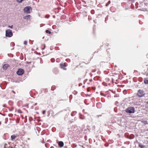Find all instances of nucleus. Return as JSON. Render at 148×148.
<instances>
[{"instance_id":"1","label":"nucleus","mask_w":148,"mask_h":148,"mask_svg":"<svg viewBox=\"0 0 148 148\" xmlns=\"http://www.w3.org/2000/svg\"><path fill=\"white\" fill-rule=\"evenodd\" d=\"M125 112L128 114L134 113L135 112V108L133 107L127 108L125 110Z\"/></svg>"},{"instance_id":"2","label":"nucleus","mask_w":148,"mask_h":148,"mask_svg":"<svg viewBox=\"0 0 148 148\" xmlns=\"http://www.w3.org/2000/svg\"><path fill=\"white\" fill-rule=\"evenodd\" d=\"M13 35L12 31L10 29H8L5 31V36L8 37H11Z\"/></svg>"},{"instance_id":"3","label":"nucleus","mask_w":148,"mask_h":148,"mask_svg":"<svg viewBox=\"0 0 148 148\" xmlns=\"http://www.w3.org/2000/svg\"><path fill=\"white\" fill-rule=\"evenodd\" d=\"M137 95L139 97H142L144 95L145 93L143 90L140 89L138 91Z\"/></svg>"},{"instance_id":"4","label":"nucleus","mask_w":148,"mask_h":148,"mask_svg":"<svg viewBox=\"0 0 148 148\" xmlns=\"http://www.w3.org/2000/svg\"><path fill=\"white\" fill-rule=\"evenodd\" d=\"M31 9H32L31 8L30 6H27L25 7L23 10L25 12L29 14L30 13V10Z\"/></svg>"},{"instance_id":"5","label":"nucleus","mask_w":148,"mask_h":148,"mask_svg":"<svg viewBox=\"0 0 148 148\" xmlns=\"http://www.w3.org/2000/svg\"><path fill=\"white\" fill-rule=\"evenodd\" d=\"M24 73V71L22 69H19L16 72L17 75H22Z\"/></svg>"},{"instance_id":"6","label":"nucleus","mask_w":148,"mask_h":148,"mask_svg":"<svg viewBox=\"0 0 148 148\" xmlns=\"http://www.w3.org/2000/svg\"><path fill=\"white\" fill-rule=\"evenodd\" d=\"M60 68L63 69V70H66V65L65 63H60Z\"/></svg>"},{"instance_id":"7","label":"nucleus","mask_w":148,"mask_h":148,"mask_svg":"<svg viewBox=\"0 0 148 148\" xmlns=\"http://www.w3.org/2000/svg\"><path fill=\"white\" fill-rule=\"evenodd\" d=\"M9 66V65L8 64H5L3 65V68L4 70H6Z\"/></svg>"},{"instance_id":"8","label":"nucleus","mask_w":148,"mask_h":148,"mask_svg":"<svg viewBox=\"0 0 148 148\" xmlns=\"http://www.w3.org/2000/svg\"><path fill=\"white\" fill-rule=\"evenodd\" d=\"M64 144L63 142L62 141H59L58 143V145L60 147H62Z\"/></svg>"},{"instance_id":"9","label":"nucleus","mask_w":148,"mask_h":148,"mask_svg":"<svg viewBox=\"0 0 148 148\" xmlns=\"http://www.w3.org/2000/svg\"><path fill=\"white\" fill-rule=\"evenodd\" d=\"M98 108H100L101 107V104L100 102H97L96 104Z\"/></svg>"},{"instance_id":"10","label":"nucleus","mask_w":148,"mask_h":148,"mask_svg":"<svg viewBox=\"0 0 148 148\" xmlns=\"http://www.w3.org/2000/svg\"><path fill=\"white\" fill-rule=\"evenodd\" d=\"M144 82L145 84H148V77L144 79Z\"/></svg>"},{"instance_id":"11","label":"nucleus","mask_w":148,"mask_h":148,"mask_svg":"<svg viewBox=\"0 0 148 148\" xmlns=\"http://www.w3.org/2000/svg\"><path fill=\"white\" fill-rule=\"evenodd\" d=\"M79 118L82 120H84L85 119V117L83 115L80 114Z\"/></svg>"},{"instance_id":"12","label":"nucleus","mask_w":148,"mask_h":148,"mask_svg":"<svg viewBox=\"0 0 148 148\" xmlns=\"http://www.w3.org/2000/svg\"><path fill=\"white\" fill-rule=\"evenodd\" d=\"M31 16L30 15H28L27 16H24L23 18L24 19H28Z\"/></svg>"},{"instance_id":"13","label":"nucleus","mask_w":148,"mask_h":148,"mask_svg":"<svg viewBox=\"0 0 148 148\" xmlns=\"http://www.w3.org/2000/svg\"><path fill=\"white\" fill-rule=\"evenodd\" d=\"M138 146L141 148H144L145 146L143 145L141 143H140L139 144Z\"/></svg>"},{"instance_id":"14","label":"nucleus","mask_w":148,"mask_h":148,"mask_svg":"<svg viewBox=\"0 0 148 148\" xmlns=\"http://www.w3.org/2000/svg\"><path fill=\"white\" fill-rule=\"evenodd\" d=\"M77 113L76 111H73L71 113V115L72 116H74Z\"/></svg>"},{"instance_id":"15","label":"nucleus","mask_w":148,"mask_h":148,"mask_svg":"<svg viewBox=\"0 0 148 148\" xmlns=\"http://www.w3.org/2000/svg\"><path fill=\"white\" fill-rule=\"evenodd\" d=\"M16 137V136L15 135H12L11 136V139L12 140H13L14 139H15Z\"/></svg>"},{"instance_id":"16","label":"nucleus","mask_w":148,"mask_h":148,"mask_svg":"<svg viewBox=\"0 0 148 148\" xmlns=\"http://www.w3.org/2000/svg\"><path fill=\"white\" fill-rule=\"evenodd\" d=\"M16 111L19 113H22V112L20 110H16Z\"/></svg>"},{"instance_id":"17","label":"nucleus","mask_w":148,"mask_h":148,"mask_svg":"<svg viewBox=\"0 0 148 148\" xmlns=\"http://www.w3.org/2000/svg\"><path fill=\"white\" fill-rule=\"evenodd\" d=\"M46 32L47 33H49V34H51V32L49 31L48 30H47L46 31Z\"/></svg>"},{"instance_id":"18","label":"nucleus","mask_w":148,"mask_h":148,"mask_svg":"<svg viewBox=\"0 0 148 148\" xmlns=\"http://www.w3.org/2000/svg\"><path fill=\"white\" fill-rule=\"evenodd\" d=\"M23 0H16V1L19 3H21Z\"/></svg>"},{"instance_id":"19","label":"nucleus","mask_w":148,"mask_h":148,"mask_svg":"<svg viewBox=\"0 0 148 148\" xmlns=\"http://www.w3.org/2000/svg\"><path fill=\"white\" fill-rule=\"evenodd\" d=\"M46 112V111L45 110H43L42 112V114H45V113Z\"/></svg>"},{"instance_id":"20","label":"nucleus","mask_w":148,"mask_h":148,"mask_svg":"<svg viewBox=\"0 0 148 148\" xmlns=\"http://www.w3.org/2000/svg\"><path fill=\"white\" fill-rule=\"evenodd\" d=\"M7 144H5L4 145V148H7Z\"/></svg>"},{"instance_id":"21","label":"nucleus","mask_w":148,"mask_h":148,"mask_svg":"<svg viewBox=\"0 0 148 148\" xmlns=\"http://www.w3.org/2000/svg\"><path fill=\"white\" fill-rule=\"evenodd\" d=\"M83 112L85 114H87V112H85V110L83 109Z\"/></svg>"},{"instance_id":"22","label":"nucleus","mask_w":148,"mask_h":148,"mask_svg":"<svg viewBox=\"0 0 148 148\" xmlns=\"http://www.w3.org/2000/svg\"><path fill=\"white\" fill-rule=\"evenodd\" d=\"M27 44V42L26 41H25L24 42V44L25 45H26Z\"/></svg>"},{"instance_id":"23","label":"nucleus","mask_w":148,"mask_h":148,"mask_svg":"<svg viewBox=\"0 0 148 148\" xmlns=\"http://www.w3.org/2000/svg\"><path fill=\"white\" fill-rule=\"evenodd\" d=\"M100 94L101 95L105 96V95L103 93H101Z\"/></svg>"},{"instance_id":"24","label":"nucleus","mask_w":148,"mask_h":148,"mask_svg":"<svg viewBox=\"0 0 148 148\" xmlns=\"http://www.w3.org/2000/svg\"><path fill=\"white\" fill-rule=\"evenodd\" d=\"M8 27L10 28H12L13 27V25H12L11 26H8Z\"/></svg>"},{"instance_id":"25","label":"nucleus","mask_w":148,"mask_h":148,"mask_svg":"<svg viewBox=\"0 0 148 148\" xmlns=\"http://www.w3.org/2000/svg\"><path fill=\"white\" fill-rule=\"evenodd\" d=\"M92 88L93 90H95L96 89V88L95 87H92Z\"/></svg>"},{"instance_id":"26","label":"nucleus","mask_w":148,"mask_h":148,"mask_svg":"<svg viewBox=\"0 0 148 148\" xmlns=\"http://www.w3.org/2000/svg\"><path fill=\"white\" fill-rule=\"evenodd\" d=\"M12 92L14 94H15V92L14 91H13V90H12Z\"/></svg>"},{"instance_id":"27","label":"nucleus","mask_w":148,"mask_h":148,"mask_svg":"<svg viewBox=\"0 0 148 148\" xmlns=\"http://www.w3.org/2000/svg\"><path fill=\"white\" fill-rule=\"evenodd\" d=\"M110 1H109L108 2V4H110Z\"/></svg>"},{"instance_id":"28","label":"nucleus","mask_w":148,"mask_h":148,"mask_svg":"<svg viewBox=\"0 0 148 148\" xmlns=\"http://www.w3.org/2000/svg\"><path fill=\"white\" fill-rule=\"evenodd\" d=\"M87 91L88 92H89V88H87Z\"/></svg>"},{"instance_id":"29","label":"nucleus","mask_w":148,"mask_h":148,"mask_svg":"<svg viewBox=\"0 0 148 148\" xmlns=\"http://www.w3.org/2000/svg\"><path fill=\"white\" fill-rule=\"evenodd\" d=\"M101 115H97V117H99V116H101Z\"/></svg>"},{"instance_id":"30","label":"nucleus","mask_w":148,"mask_h":148,"mask_svg":"<svg viewBox=\"0 0 148 148\" xmlns=\"http://www.w3.org/2000/svg\"><path fill=\"white\" fill-rule=\"evenodd\" d=\"M108 5H109V4H108L107 3V4H106V6H108Z\"/></svg>"},{"instance_id":"31","label":"nucleus","mask_w":148,"mask_h":148,"mask_svg":"<svg viewBox=\"0 0 148 148\" xmlns=\"http://www.w3.org/2000/svg\"><path fill=\"white\" fill-rule=\"evenodd\" d=\"M84 103L85 104H86V105H88V104H89L88 103V104H87V103H86V102H84Z\"/></svg>"},{"instance_id":"32","label":"nucleus","mask_w":148,"mask_h":148,"mask_svg":"<svg viewBox=\"0 0 148 148\" xmlns=\"http://www.w3.org/2000/svg\"><path fill=\"white\" fill-rule=\"evenodd\" d=\"M3 107H6L5 105H3Z\"/></svg>"},{"instance_id":"33","label":"nucleus","mask_w":148,"mask_h":148,"mask_svg":"<svg viewBox=\"0 0 148 148\" xmlns=\"http://www.w3.org/2000/svg\"><path fill=\"white\" fill-rule=\"evenodd\" d=\"M45 146H46V147H47V144H45Z\"/></svg>"},{"instance_id":"34","label":"nucleus","mask_w":148,"mask_h":148,"mask_svg":"<svg viewBox=\"0 0 148 148\" xmlns=\"http://www.w3.org/2000/svg\"><path fill=\"white\" fill-rule=\"evenodd\" d=\"M45 146H46V147H47V144H45Z\"/></svg>"},{"instance_id":"35","label":"nucleus","mask_w":148,"mask_h":148,"mask_svg":"<svg viewBox=\"0 0 148 148\" xmlns=\"http://www.w3.org/2000/svg\"><path fill=\"white\" fill-rule=\"evenodd\" d=\"M37 104V103H36L35 104V105H36Z\"/></svg>"},{"instance_id":"36","label":"nucleus","mask_w":148,"mask_h":148,"mask_svg":"<svg viewBox=\"0 0 148 148\" xmlns=\"http://www.w3.org/2000/svg\"><path fill=\"white\" fill-rule=\"evenodd\" d=\"M35 109L36 110H37V109H38V108H37V109H36V108H35Z\"/></svg>"},{"instance_id":"37","label":"nucleus","mask_w":148,"mask_h":148,"mask_svg":"<svg viewBox=\"0 0 148 148\" xmlns=\"http://www.w3.org/2000/svg\"><path fill=\"white\" fill-rule=\"evenodd\" d=\"M147 143H148V141L147 142Z\"/></svg>"},{"instance_id":"38","label":"nucleus","mask_w":148,"mask_h":148,"mask_svg":"<svg viewBox=\"0 0 148 148\" xmlns=\"http://www.w3.org/2000/svg\"><path fill=\"white\" fill-rule=\"evenodd\" d=\"M81 64H82V63L80 64V65H81Z\"/></svg>"},{"instance_id":"39","label":"nucleus","mask_w":148,"mask_h":148,"mask_svg":"<svg viewBox=\"0 0 148 148\" xmlns=\"http://www.w3.org/2000/svg\"><path fill=\"white\" fill-rule=\"evenodd\" d=\"M88 63H86V64H88Z\"/></svg>"},{"instance_id":"40","label":"nucleus","mask_w":148,"mask_h":148,"mask_svg":"<svg viewBox=\"0 0 148 148\" xmlns=\"http://www.w3.org/2000/svg\"><path fill=\"white\" fill-rule=\"evenodd\" d=\"M88 95L89 96H90V95Z\"/></svg>"},{"instance_id":"41","label":"nucleus","mask_w":148,"mask_h":148,"mask_svg":"<svg viewBox=\"0 0 148 148\" xmlns=\"http://www.w3.org/2000/svg\"><path fill=\"white\" fill-rule=\"evenodd\" d=\"M77 147V145H76L75 146V147Z\"/></svg>"},{"instance_id":"42","label":"nucleus","mask_w":148,"mask_h":148,"mask_svg":"<svg viewBox=\"0 0 148 148\" xmlns=\"http://www.w3.org/2000/svg\"><path fill=\"white\" fill-rule=\"evenodd\" d=\"M147 103L148 104V102H147Z\"/></svg>"},{"instance_id":"43","label":"nucleus","mask_w":148,"mask_h":148,"mask_svg":"<svg viewBox=\"0 0 148 148\" xmlns=\"http://www.w3.org/2000/svg\"><path fill=\"white\" fill-rule=\"evenodd\" d=\"M148 65H147V66H148Z\"/></svg>"},{"instance_id":"44","label":"nucleus","mask_w":148,"mask_h":148,"mask_svg":"<svg viewBox=\"0 0 148 148\" xmlns=\"http://www.w3.org/2000/svg\"><path fill=\"white\" fill-rule=\"evenodd\" d=\"M1 124V122H0V124Z\"/></svg>"}]
</instances>
